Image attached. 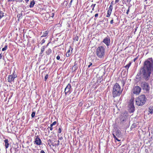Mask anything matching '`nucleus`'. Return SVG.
<instances>
[{
	"instance_id": "412c9836",
	"label": "nucleus",
	"mask_w": 153,
	"mask_h": 153,
	"mask_svg": "<svg viewBox=\"0 0 153 153\" xmlns=\"http://www.w3.org/2000/svg\"><path fill=\"white\" fill-rule=\"evenodd\" d=\"M149 112L151 114H152L153 113V108H152L150 106L149 108Z\"/></svg>"
},
{
	"instance_id": "ea45409f",
	"label": "nucleus",
	"mask_w": 153,
	"mask_h": 153,
	"mask_svg": "<svg viewBox=\"0 0 153 153\" xmlns=\"http://www.w3.org/2000/svg\"><path fill=\"white\" fill-rule=\"evenodd\" d=\"M56 59L57 60H59L60 59V56L59 55H58L56 57Z\"/></svg>"
},
{
	"instance_id": "2f4dec72",
	"label": "nucleus",
	"mask_w": 153,
	"mask_h": 153,
	"mask_svg": "<svg viewBox=\"0 0 153 153\" xmlns=\"http://www.w3.org/2000/svg\"><path fill=\"white\" fill-rule=\"evenodd\" d=\"M112 9H113V6H112L111 5H110V7L109 8L108 10H109L112 11Z\"/></svg>"
},
{
	"instance_id": "37998d69",
	"label": "nucleus",
	"mask_w": 153,
	"mask_h": 153,
	"mask_svg": "<svg viewBox=\"0 0 153 153\" xmlns=\"http://www.w3.org/2000/svg\"><path fill=\"white\" fill-rule=\"evenodd\" d=\"M114 15L115 16V18L116 19L118 20V17L117 16L115 13L114 14Z\"/></svg>"
},
{
	"instance_id": "338daca9",
	"label": "nucleus",
	"mask_w": 153,
	"mask_h": 153,
	"mask_svg": "<svg viewBox=\"0 0 153 153\" xmlns=\"http://www.w3.org/2000/svg\"><path fill=\"white\" fill-rule=\"evenodd\" d=\"M94 10V8L93 7L92 9V10Z\"/></svg>"
},
{
	"instance_id": "4468645a",
	"label": "nucleus",
	"mask_w": 153,
	"mask_h": 153,
	"mask_svg": "<svg viewBox=\"0 0 153 153\" xmlns=\"http://www.w3.org/2000/svg\"><path fill=\"white\" fill-rule=\"evenodd\" d=\"M78 68V66L77 65V63L76 62H74V66L72 67V70L74 71H75Z\"/></svg>"
},
{
	"instance_id": "f704fd0d",
	"label": "nucleus",
	"mask_w": 153,
	"mask_h": 153,
	"mask_svg": "<svg viewBox=\"0 0 153 153\" xmlns=\"http://www.w3.org/2000/svg\"><path fill=\"white\" fill-rule=\"evenodd\" d=\"M112 135L113 136V137L115 139V138H116V135H115V134L114 133H113L112 134Z\"/></svg>"
},
{
	"instance_id": "ddd939ff",
	"label": "nucleus",
	"mask_w": 153,
	"mask_h": 153,
	"mask_svg": "<svg viewBox=\"0 0 153 153\" xmlns=\"http://www.w3.org/2000/svg\"><path fill=\"white\" fill-rule=\"evenodd\" d=\"M103 80V78L102 76H101L99 77L97 79V81L96 82V83H97L98 85L100 84L101 82Z\"/></svg>"
},
{
	"instance_id": "aec40b11",
	"label": "nucleus",
	"mask_w": 153,
	"mask_h": 153,
	"mask_svg": "<svg viewBox=\"0 0 153 153\" xmlns=\"http://www.w3.org/2000/svg\"><path fill=\"white\" fill-rule=\"evenodd\" d=\"M51 50L49 48L46 51L45 53L46 54H47V55H49L50 54H51Z\"/></svg>"
},
{
	"instance_id": "a878e982",
	"label": "nucleus",
	"mask_w": 153,
	"mask_h": 153,
	"mask_svg": "<svg viewBox=\"0 0 153 153\" xmlns=\"http://www.w3.org/2000/svg\"><path fill=\"white\" fill-rule=\"evenodd\" d=\"M7 48V45H5V46H4V47L2 48V51H4L5 50H6Z\"/></svg>"
},
{
	"instance_id": "5701e85b",
	"label": "nucleus",
	"mask_w": 153,
	"mask_h": 153,
	"mask_svg": "<svg viewBox=\"0 0 153 153\" xmlns=\"http://www.w3.org/2000/svg\"><path fill=\"white\" fill-rule=\"evenodd\" d=\"M4 13L1 11H0V19L3 17L4 15Z\"/></svg>"
},
{
	"instance_id": "7c9ffc66",
	"label": "nucleus",
	"mask_w": 153,
	"mask_h": 153,
	"mask_svg": "<svg viewBox=\"0 0 153 153\" xmlns=\"http://www.w3.org/2000/svg\"><path fill=\"white\" fill-rule=\"evenodd\" d=\"M54 13H51V14H50V17L53 18L54 16Z\"/></svg>"
},
{
	"instance_id": "e433bc0d",
	"label": "nucleus",
	"mask_w": 153,
	"mask_h": 153,
	"mask_svg": "<svg viewBox=\"0 0 153 153\" xmlns=\"http://www.w3.org/2000/svg\"><path fill=\"white\" fill-rule=\"evenodd\" d=\"M111 12H112V11L109 10H108V11L107 13L108 14H110L111 15Z\"/></svg>"
},
{
	"instance_id": "9b49d317",
	"label": "nucleus",
	"mask_w": 153,
	"mask_h": 153,
	"mask_svg": "<svg viewBox=\"0 0 153 153\" xmlns=\"http://www.w3.org/2000/svg\"><path fill=\"white\" fill-rule=\"evenodd\" d=\"M15 76H14L13 77L12 75H8L7 77V81L9 82H11L13 81L14 80L15 78Z\"/></svg>"
},
{
	"instance_id": "58836bf2",
	"label": "nucleus",
	"mask_w": 153,
	"mask_h": 153,
	"mask_svg": "<svg viewBox=\"0 0 153 153\" xmlns=\"http://www.w3.org/2000/svg\"><path fill=\"white\" fill-rule=\"evenodd\" d=\"M89 64V65L88 66V68H89L92 65V63L91 62H90Z\"/></svg>"
},
{
	"instance_id": "5fc2aeb1",
	"label": "nucleus",
	"mask_w": 153,
	"mask_h": 153,
	"mask_svg": "<svg viewBox=\"0 0 153 153\" xmlns=\"http://www.w3.org/2000/svg\"><path fill=\"white\" fill-rule=\"evenodd\" d=\"M120 0H115V3H117Z\"/></svg>"
},
{
	"instance_id": "b1692460",
	"label": "nucleus",
	"mask_w": 153,
	"mask_h": 153,
	"mask_svg": "<svg viewBox=\"0 0 153 153\" xmlns=\"http://www.w3.org/2000/svg\"><path fill=\"white\" fill-rule=\"evenodd\" d=\"M131 62H129L128 64H127L125 66V67L126 68V69H128V68L131 65Z\"/></svg>"
},
{
	"instance_id": "680f3d73",
	"label": "nucleus",
	"mask_w": 153,
	"mask_h": 153,
	"mask_svg": "<svg viewBox=\"0 0 153 153\" xmlns=\"http://www.w3.org/2000/svg\"><path fill=\"white\" fill-rule=\"evenodd\" d=\"M65 3V4H67V2L66 1H64V3Z\"/></svg>"
},
{
	"instance_id": "774afa93",
	"label": "nucleus",
	"mask_w": 153,
	"mask_h": 153,
	"mask_svg": "<svg viewBox=\"0 0 153 153\" xmlns=\"http://www.w3.org/2000/svg\"><path fill=\"white\" fill-rule=\"evenodd\" d=\"M48 145H49V144H49V143H48Z\"/></svg>"
},
{
	"instance_id": "8fccbe9b",
	"label": "nucleus",
	"mask_w": 153,
	"mask_h": 153,
	"mask_svg": "<svg viewBox=\"0 0 153 153\" xmlns=\"http://www.w3.org/2000/svg\"><path fill=\"white\" fill-rule=\"evenodd\" d=\"M132 128H134L135 127V125L134 124H133L131 127Z\"/></svg>"
},
{
	"instance_id": "2eb2a0df",
	"label": "nucleus",
	"mask_w": 153,
	"mask_h": 153,
	"mask_svg": "<svg viewBox=\"0 0 153 153\" xmlns=\"http://www.w3.org/2000/svg\"><path fill=\"white\" fill-rule=\"evenodd\" d=\"M56 121L54 122H53L52 124H51L50 125V127L49 126L48 127V129L49 128H50V130L51 131H52L53 129V127H52V126H53V125H56Z\"/></svg>"
},
{
	"instance_id": "de8ad7c7",
	"label": "nucleus",
	"mask_w": 153,
	"mask_h": 153,
	"mask_svg": "<svg viewBox=\"0 0 153 153\" xmlns=\"http://www.w3.org/2000/svg\"><path fill=\"white\" fill-rule=\"evenodd\" d=\"M110 15H111L110 14H108L107 13L106 17H109L110 16Z\"/></svg>"
},
{
	"instance_id": "423d86ee",
	"label": "nucleus",
	"mask_w": 153,
	"mask_h": 153,
	"mask_svg": "<svg viewBox=\"0 0 153 153\" xmlns=\"http://www.w3.org/2000/svg\"><path fill=\"white\" fill-rule=\"evenodd\" d=\"M134 98L132 97L130 100L128 107L129 108V111L130 112L133 113L135 111V107L134 105Z\"/></svg>"
},
{
	"instance_id": "c85d7f7f",
	"label": "nucleus",
	"mask_w": 153,
	"mask_h": 153,
	"mask_svg": "<svg viewBox=\"0 0 153 153\" xmlns=\"http://www.w3.org/2000/svg\"><path fill=\"white\" fill-rule=\"evenodd\" d=\"M35 115V111L33 112H32L31 115V117L32 118H33L34 117Z\"/></svg>"
},
{
	"instance_id": "6ab92c4d",
	"label": "nucleus",
	"mask_w": 153,
	"mask_h": 153,
	"mask_svg": "<svg viewBox=\"0 0 153 153\" xmlns=\"http://www.w3.org/2000/svg\"><path fill=\"white\" fill-rule=\"evenodd\" d=\"M35 4V1L34 0L32 1L30 3V4L29 5V7L30 8L33 7L34 6Z\"/></svg>"
},
{
	"instance_id": "c9c22d12",
	"label": "nucleus",
	"mask_w": 153,
	"mask_h": 153,
	"mask_svg": "<svg viewBox=\"0 0 153 153\" xmlns=\"http://www.w3.org/2000/svg\"><path fill=\"white\" fill-rule=\"evenodd\" d=\"M62 131V129L61 128H59L58 129V132L59 133H60Z\"/></svg>"
},
{
	"instance_id": "09e8293b",
	"label": "nucleus",
	"mask_w": 153,
	"mask_h": 153,
	"mask_svg": "<svg viewBox=\"0 0 153 153\" xmlns=\"http://www.w3.org/2000/svg\"><path fill=\"white\" fill-rule=\"evenodd\" d=\"M98 13H96L95 15V17H97L98 16Z\"/></svg>"
},
{
	"instance_id": "864d4df0",
	"label": "nucleus",
	"mask_w": 153,
	"mask_h": 153,
	"mask_svg": "<svg viewBox=\"0 0 153 153\" xmlns=\"http://www.w3.org/2000/svg\"><path fill=\"white\" fill-rule=\"evenodd\" d=\"M40 153H45L43 150H41L40 151Z\"/></svg>"
},
{
	"instance_id": "4c0bfd02",
	"label": "nucleus",
	"mask_w": 153,
	"mask_h": 153,
	"mask_svg": "<svg viewBox=\"0 0 153 153\" xmlns=\"http://www.w3.org/2000/svg\"><path fill=\"white\" fill-rule=\"evenodd\" d=\"M112 18V20L110 21V24H113V23H114V22H113V21H114V20H113V18Z\"/></svg>"
},
{
	"instance_id": "4be33fe9",
	"label": "nucleus",
	"mask_w": 153,
	"mask_h": 153,
	"mask_svg": "<svg viewBox=\"0 0 153 153\" xmlns=\"http://www.w3.org/2000/svg\"><path fill=\"white\" fill-rule=\"evenodd\" d=\"M45 50V46H42L41 48V52L40 55H41Z\"/></svg>"
},
{
	"instance_id": "49530a36",
	"label": "nucleus",
	"mask_w": 153,
	"mask_h": 153,
	"mask_svg": "<svg viewBox=\"0 0 153 153\" xmlns=\"http://www.w3.org/2000/svg\"><path fill=\"white\" fill-rule=\"evenodd\" d=\"M48 142H49L51 143H52V140H51L49 139V140H48Z\"/></svg>"
},
{
	"instance_id": "72a5a7b5",
	"label": "nucleus",
	"mask_w": 153,
	"mask_h": 153,
	"mask_svg": "<svg viewBox=\"0 0 153 153\" xmlns=\"http://www.w3.org/2000/svg\"><path fill=\"white\" fill-rule=\"evenodd\" d=\"M48 74H47L45 75V81L48 78Z\"/></svg>"
},
{
	"instance_id": "4d7b16f0",
	"label": "nucleus",
	"mask_w": 153,
	"mask_h": 153,
	"mask_svg": "<svg viewBox=\"0 0 153 153\" xmlns=\"http://www.w3.org/2000/svg\"><path fill=\"white\" fill-rule=\"evenodd\" d=\"M2 55H1V53H0V59H1L2 58Z\"/></svg>"
},
{
	"instance_id": "cd10ccee",
	"label": "nucleus",
	"mask_w": 153,
	"mask_h": 153,
	"mask_svg": "<svg viewBox=\"0 0 153 153\" xmlns=\"http://www.w3.org/2000/svg\"><path fill=\"white\" fill-rule=\"evenodd\" d=\"M78 39H79V38H78V36H76L73 39L74 40H76V41H78Z\"/></svg>"
},
{
	"instance_id": "c03bdc74",
	"label": "nucleus",
	"mask_w": 153,
	"mask_h": 153,
	"mask_svg": "<svg viewBox=\"0 0 153 153\" xmlns=\"http://www.w3.org/2000/svg\"><path fill=\"white\" fill-rule=\"evenodd\" d=\"M70 55H71L67 53H66V56L67 57H68Z\"/></svg>"
},
{
	"instance_id": "a18cd8bd",
	"label": "nucleus",
	"mask_w": 153,
	"mask_h": 153,
	"mask_svg": "<svg viewBox=\"0 0 153 153\" xmlns=\"http://www.w3.org/2000/svg\"><path fill=\"white\" fill-rule=\"evenodd\" d=\"M95 5H96V4H92V5H91V7H93L94 8Z\"/></svg>"
},
{
	"instance_id": "f03ea898",
	"label": "nucleus",
	"mask_w": 153,
	"mask_h": 153,
	"mask_svg": "<svg viewBox=\"0 0 153 153\" xmlns=\"http://www.w3.org/2000/svg\"><path fill=\"white\" fill-rule=\"evenodd\" d=\"M122 91L123 90H121L120 85L118 83H116L113 86L112 91L113 97L115 98L120 96Z\"/></svg>"
},
{
	"instance_id": "69168bd1",
	"label": "nucleus",
	"mask_w": 153,
	"mask_h": 153,
	"mask_svg": "<svg viewBox=\"0 0 153 153\" xmlns=\"http://www.w3.org/2000/svg\"><path fill=\"white\" fill-rule=\"evenodd\" d=\"M137 59V58H135L134 59V61H135Z\"/></svg>"
},
{
	"instance_id": "052dcab7",
	"label": "nucleus",
	"mask_w": 153,
	"mask_h": 153,
	"mask_svg": "<svg viewBox=\"0 0 153 153\" xmlns=\"http://www.w3.org/2000/svg\"><path fill=\"white\" fill-rule=\"evenodd\" d=\"M26 2L27 3L28 1L29 0H25Z\"/></svg>"
},
{
	"instance_id": "a19ab883",
	"label": "nucleus",
	"mask_w": 153,
	"mask_h": 153,
	"mask_svg": "<svg viewBox=\"0 0 153 153\" xmlns=\"http://www.w3.org/2000/svg\"><path fill=\"white\" fill-rule=\"evenodd\" d=\"M73 1V0H71L68 5V6L69 5V7H70L71 5V3H72V2Z\"/></svg>"
},
{
	"instance_id": "f3484780",
	"label": "nucleus",
	"mask_w": 153,
	"mask_h": 153,
	"mask_svg": "<svg viewBox=\"0 0 153 153\" xmlns=\"http://www.w3.org/2000/svg\"><path fill=\"white\" fill-rule=\"evenodd\" d=\"M73 49L70 46L69 50L67 51V53H69L70 55H71L72 52V51Z\"/></svg>"
},
{
	"instance_id": "13d9d810",
	"label": "nucleus",
	"mask_w": 153,
	"mask_h": 153,
	"mask_svg": "<svg viewBox=\"0 0 153 153\" xmlns=\"http://www.w3.org/2000/svg\"><path fill=\"white\" fill-rule=\"evenodd\" d=\"M102 21H100L98 23V25H100V23L102 22Z\"/></svg>"
},
{
	"instance_id": "0eeeda50",
	"label": "nucleus",
	"mask_w": 153,
	"mask_h": 153,
	"mask_svg": "<svg viewBox=\"0 0 153 153\" xmlns=\"http://www.w3.org/2000/svg\"><path fill=\"white\" fill-rule=\"evenodd\" d=\"M72 88L71 87V85L69 83L66 86L65 89V95H66L68 93L70 94L72 91Z\"/></svg>"
},
{
	"instance_id": "f257e3e1",
	"label": "nucleus",
	"mask_w": 153,
	"mask_h": 153,
	"mask_svg": "<svg viewBox=\"0 0 153 153\" xmlns=\"http://www.w3.org/2000/svg\"><path fill=\"white\" fill-rule=\"evenodd\" d=\"M153 72V60L152 58H150L144 62L143 66L140 68L137 75V79L146 81L141 82V86L143 90L147 92L149 91L150 87L149 83L146 81L150 79Z\"/></svg>"
},
{
	"instance_id": "9d476101",
	"label": "nucleus",
	"mask_w": 153,
	"mask_h": 153,
	"mask_svg": "<svg viewBox=\"0 0 153 153\" xmlns=\"http://www.w3.org/2000/svg\"><path fill=\"white\" fill-rule=\"evenodd\" d=\"M42 142L41 139L38 137V136L36 138L34 141V144L37 145H40L42 144Z\"/></svg>"
},
{
	"instance_id": "bb28decb",
	"label": "nucleus",
	"mask_w": 153,
	"mask_h": 153,
	"mask_svg": "<svg viewBox=\"0 0 153 153\" xmlns=\"http://www.w3.org/2000/svg\"><path fill=\"white\" fill-rule=\"evenodd\" d=\"M11 75H12V76L13 77H14V76H15V78H16L17 77V75L16 74V73L15 72V71H14L13 72V73L11 74Z\"/></svg>"
},
{
	"instance_id": "1a4fd4ad",
	"label": "nucleus",
	"mask_w": 153,
	"mask_h": 153,
	"mask_svg": "<svg viewBox=\"0 0 153 153\" xmlns=\"http://www.w3.org/2000/svg\"><path fill=\"white\" fill-rule=\"evenodd\" d=\"M102 42L104 43L107 46H109L110 43V38L108 36H107L103 39Z\"/></svg>"
},
{
	"instance_id": "f8f14e48",
	"label": "nucleus",
	"mask_w": 153,
	"mask_h": 153,
	"mask_svg": "<svg viewBox=\"0 0 153 153\" xmlns=\"http://www.w3.org/2000/svg\"><path fill=\"white\" fill-rule=\"evenodd\" d=\"M115 135L117 137H120L121 136V132L118 129L115 131H114Z\"/></svg>"
},
{
	"instance_id": "3c124183",
	"label": "nucleus",
	"mask_w": 153,
	"mask_h": 153,
	"mask_svg": "<svg viewBox=\"0 0 153 153\" xmlns=\"http://www.w3.org/2000/svg\"><path fill=\"white\" fill-rule=\"evenodd\" d=\"M115 139L117 140L118 141H120V140L118 139L117 137H116V138Z\"/></svg>"
},
{
	"instance_id": "603ef678",
	"label": "nucleus",
	"mask_w": 153,
	"mask_h": 153,
	"mask_svg": "<svg viewBox=\"0 0 153 153\" xmlns=\"http://www.w3.org/2000/svg\"><path fill=\"white\" fill-rule=\"evenodd\" d=\"M62 139H63V138L62 137H59V140H62Z\"/></svg>"
},
{
	"instance_id": "473e14b6",
	"label": "nucleus",
	"mask_w": 153,
	"mask_h": 153,
	"mask_svg": "<svg viewBox=\"0 0 153 153\" xmlns=\"http://www.w3.org/2000/svg\"><path fill=\"white\" fill-rule=\"evenodd\" d=\"M130 6H128V10H127V12H126V13L127 14H128L129 12V10H130Z\"/></svg>"
},
{
	"instance_id": "c756f323",
	"label": "nucleus",
	"mask_w": 153,
	"mask_h": 153,
	"mask_svg": "<svg viewBox=\"0 0 153 153\" xmlns=\"http://www.w3.org/2000/svg\"><path fill=\"white\" fill-rule=\"evenodd\" d=\"M45 39H42L40 42V43L41 45H42L43 43H44L45 42Z\"/></svg>"
},
{
	"instance_id": "dca6fc26",
	"label": "nucleus",
	"mask_w": 153,
	"mask_h": 153,
	"mask_svg": "<svg viewBox=\"0 0 153 153\" xmlns=\"http://www.w3.org/2000/svg\"><path fill=\"white\" fill-rule=\"evenodd\" d=\"M4 141L5 143V147L6 149H7L8 147L9 146L8 140L7 139H5Z\"/></svg>"
},
{
	"instance_id": "79ce46f5",
	"label": "nucleus",
	"mask_w": 153,
	"mask_h": 153,
	"mask_svg": "<svg viewBox=\"0 0 153 153\" xmlns=\"http://www.w3.org/2000/svg\"><path fill=\"white\" fill-rule=\"evenodd\" d=\"M59 145V140L58 141V143L57 144H55V146H58Z\"/></svg>"
},
{
	"instance_id": "a211bd4d",
	"label": "nucleus",
	"mask_w": 153,
	"mask_h": 153,
	"mask_svg": "<svg viewBox=\"0 0 153 153\" xmlns=\"http://www.w3.org/2000/svg\"><path fill=\"white\" fill-rule=\"evenodd\" d=\"M48 31H46L43 32V35L41 36V38L46 37L48 34Z\"/></svg>"
},
{
	"instance_id": "e2e57ef3",
	"label": "nucleus",
	"mask_w": 153,
	"mask_h": 153,
	"mask_svg": "<svg viewBox=\"0 0 153 153\" xmlns=\"http://www.w3.org/2000/svg\"><path fill=\"white\" fill-rule=\"evenodd\" d=\"M14 0H9L8 1H13Z\"/></svg>"
},
{
	"instance_id": "7ed1b4c3",
	"label": "nucleus",
	"mask_w": 153,
	"mask_h": 153,
	"mask_svg": "<svg viewBox=\"0 0 153 153\" xmlns=\"http://www.w3.org/2000/svg\"><path fill=\"white\" fill-rule=\"evenodd\" d=\"M105 53V47L102 46H100L97 49L96 53L98 58L102 59L104 58Z\"/></svg>"
},
{
	"instance_id": "393cba45",
	"label": "nucleus",
	"mask_w": 153,
	"mask_h": 153,
	"mask_svg": "<svg viewBox=\"0 0 153 153\" xmlns=\"http://www.w3.org/2000/svg\"><path fill=\"white\" fill-rule=\"evenodd\" d=\"M17 17L19 19H21L22 17V14H18L17 15Z\"/></svg>"
},
{
	"instance_id": "39448f33",
	"label": "nucleus",
	"mask_w": 153,
	"mask_h": 153,
	"mask_svg": "<svg viewBox=\"0 0 153 153\" xmlns=\"http://www.w3.org/2000/svg\"><path fill=\"white\" fill-rule=\"evenodd\" d=\"M128 112L125 111L123 112L120 117V120L121 123L123 124L125 122L128 118Z\"/></svg>"
},
{
	"instance_id": "bf43d9fd",
	"label": "nucleus",
	"mask_w": 153,
	"mask_h": 153,
	"mask_svg": "<svg viewBox=\"0 0 153 153\" xmlns=\"http://www.w3.org/2000/svg\"><path fill=\"white\" fill-rule=\"evenodd\" d=\"M122 83H123V85H124L125 83L123 81H122Z\"/></svg>"
},
{
	"instance_id": "0e129e2a",
	"label": "nucleus",
	"mask_w": 153,
	"mask_h": 153,
	"mask_svg": "<svg viewBox=\"0 0 153 153\" xmlns=\"http://www.w3.org/2000/svg\"><path fill=\"white\" fill-rule=\"evenodd\" d=\"M23 1V0H19V2H22V1Z\"/></svg>"
},
{
	"instance_id": "6e6552de",
	"label": "nucleus",
	"mask_w": 153,
	"mask_h": 153,
	"mask_svg": "<svg viewBox=\"0 0 153 153\" xmlns=\"http://www.w3.org/2000/svg\"><path fill=\"white\" fill-rule=\"evenodd\" d=\"M133 90V93L137 95L139 94L140 92L141 88L139 86H137L134 87Z\"/></svg>"
},
{
	"instance_id": "20e7f679",
	"label": "nucleus",
	"mask_w": 153,
	"mask_h": 153,
	"mask_svg": "<svg viewBox=\"0 0 153 153\" xmlns=\"http://www.w3.org/2000/svg\"><path fill=\"white\" fill-rule=\"evenodd\" d=\"M146 101L145 96L144 95H141L136 98V104L138 106H142L145 103Z\"/></svg>"
},
{
	"instance_id": "6e6d98bb",
	"label": "nucleus",
	"mask_w": 153,
	"mask_h": 153,
	"mask_svg": "<svg viewBox=\"0 0 153 153\" xmlns=\"http://www.w3.org/2000/svg\"><path fill=\"white\" fill-rule=\"evenodd\" d=\"M113 1H112L111 3V4H110V5H111L112 6H113Z\"/></svg>"
}]
</instances>
